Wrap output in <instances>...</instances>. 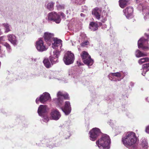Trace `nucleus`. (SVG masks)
<instances>
[{
	"instance_id": "f257e3e1",
	"label": "nucleus",
	"mask_w": 149,
	"mask_h": 149,
	"mask_svg": "<svg viewBox=\"0 0 149 149\" xmlns=\"http://www.w3.org/2000/svg\"><path fill=\"white\" fill-rule=\"evenodd\" d=\"M122 141L125 146L129 147L136 143L138 141V139L134 132H129L125 133L122 138Z\"/></svg>"
},
{
	"instance_id": "f03ea898",
	"label": "nucleus",
	"mask_w": 149,
	"mask_h": 149,
	"mask_svg": "<svg viewBox=\"0 0 149 149\" xmlns=\"http://www.w3.org/2000/svg\"><path fill=\"white\" fill-rule=\"evenodd\" d=\"M111 143L110 139L109 136L104 134L96 142V144L100 149H109Z\"/></svg>"
},
{
	"instance_id": "7ed1b4c3",
	"label": "nucleus",
	"mask_w": 149,
	"mask_h": 149,
	"mask_svg": "<svg viewBox=\"0 0 149 149\" xmlns=\"http://www.w3.org/2000/svg\"><path fill=\"white\" fill-rule=\"evenodd\" d=\"M92 14L96 18L100 21L104 22L107 20V13L104 11L102 13V10L100 8H96L92 11Z\"/></svg>"
},
{
	"instance_id": "20e7f679",
	"label": "nucleus",
	"mask_w": 149,
	"mask_h": 149,
	"mask_svg": "<svg viewBox=\"0 0 149 149\" xmlns=\"http://www.w3.org/2000/svg\"><path fill=\"white\" fill-rule=\"evenodd\" d=\"M57 96V98L54 99V101L59 107L62 105L64 99H68V94L63 91H58Z\"/></svg>"
},
{
	"instance_id": "39448f33",
	"label": "nucleus",
	"mask_w": 149,
	"mask_h": 149,
	"mask_svg": "<svg viewBox=\"0 0 149 149\" xmlns=\"http://www.w3.org/2000/svg\"><path fill=\"white\" fill-rule=\"evenodd\" d=\"M35 47L39 52H42L47 50L48 47L45 43L43 39L40 38L36 42Z\"/></svg>"
},
{
	"instance_id": "423d86ee",
	"label": "nucleus",
	"mask_w": 149,
	"mask_h": 149,
	"mask_svg": "<svg viewBox=\"0 0 149 149\" xmlns=\"http://www.w3.org/2000/svg\"><path fill=\"white\" fill-rule=\"evenodd\" d=\"M74 59V54L70 51H68L65 54L63 60L66 65H69L72 63Z\"/></svg>"
},
{
	"instance_id": "0eeeda50",
	"label": "nucleus",
	"mask_w": 149,
	"mask_h": 149,
	"mask_svg": "<svg viewBox=\"0 0 149 149\" xmlns=\"http://www.w3.org/2000/svg\"><path fill=\"white\" fill-rule=\"evenodd\" d=\"M81 56L82 59L83 60L84 63L85 64L88 66H90L93 65V61L87 52H83L81 55Z\"/></svg>"
},
{
	"instance_id": "6e6552de",
	"label": "nucleus",
	"mask_w": 149,
	"mask_h": 149,
	"mask_svg": "<svg viewBox=\"0 0 149 149\" xmlns=\"http://www.w3.org/2000/svg\"><path fill=\"white\" fill-rule=\"evenodd\" d=\"M47 18L49 20L53 21L57 24L60 23L61 20L59 14L55 12L49 13Z\"/></svg>"
},
{
	"instance_id": "1a4fd4ad",
	"label": "nucleus",
	"mask_w": 149,
	"mask_h": 149,
	"mask_svg": "<svg viewBox=\"0 0 149 149\" xmlns=\"http://www.w3.org/2000/svg\"><path fill=\"white\" fill-rule=\"evenodd\" d=\"M51 97L50 95L48 93L45 92L40 95V98H37L36 100V102L38 104L40 101L42 103H45L48 101L50 100Z\"/></svg>"
},
{
	"instance_id": "9d476101",
	"label": "nucleus",
	"mask_w": 149,
	"mask_h": 149,
	"mask_svg": "<svg viewBox=\"0 0 149 149\" xmlns=\"http://www.w3.org/2000/svg\"><path fill=\"white\" fill-rule=\"evenodd\" d=\"M100 133V130L99 129L93 128L89 132L90 139L92 141H95Z\"/></svg>"
},
{
	"instance_id": "9b49d317",
	"label": "nucleus",
	"mask_w": 149,
	"mask_h": 149,
	"mask_svg": "<svg viewBox=\"0 0 149 149\" xmlns=\"http://www.w3.org/2000/svg\"><path fill=\"white\" fill-rule=\"evenodd\" d=\"M60 54V52L57 50L53 51L49 57L50 60L52 64L58 62V58Z\"/></svg>"
},
{
	"instance_id": "f8f14e48",
	"label": "nucleus",
	"mask_w": 149,
	"mask_h": 149,
	"mask_svg": "<svg viewBox=\"0 0 149 149\" xmlns=\"http://www.w3.org/2000/svg\"><path fill=\"white\" fill-rule=\"evenodd\" d=\"M148 40L143 38H142L138 41V45L139 48H142L144 50L148 49V47L147 45L148 44Z\"/></svg>"
},
{
	"instance_id": "ddd939ff",
	"label": "nucleus",
	"mask_w": 149,
	"mask_h": 149,
	"mask_svg": "<svg viewBox=\"0 0 149 149\" xmlns=\"http://www.w3.org/2000/svg\"><path fill=\"white\" fill-rule=\"evenodd\" d=\"M108 76L110 80L114 81H120L123 77L121 78L122 77V74L120 72L111 73L109 74Z\"/></svg>"
},
{
	"instance_id": "4468645a",
	"label": "nucleus",
	"mask_w": 149,
	"mask_h": 149,
	"mask_svg": "<svg viewBox=\"0 0 149 149\" xmlns=\"http://www.w3.org/2000/svg\"><path fill=\"white\" fill-rule=\"evenodd\" d=\"M54 34L52 33L48 32H46L44 33V38L45 40L49 46L51 45L54 38Z\"/></svg>"
},
{
	"instance_id": "2eb2a0df",
	"label": "nucleus",
	"mask_w": 149,
	"mask_h": 149,
	"mask_svg": "<svg viewBox=\"0 0 149 149\" xmlns=\"http://www.w3.org/2000/svg\"><path fill=\"white\" fill-rule=\"evenodd\" d=\"M123 12L128 19H130L133 17V9L132 7H129L123 10Z\"/></svg>"
},
{
	"instance_id": "dca6fc26",
	"label": "nucleus",
	"mask_w": 149,
	"mask_h": 149,
	"mask_svg": "<svg viewBox=\"0 0 149 149\" xmlns=\"http://www.w3.org/2000/svg\"><path fill=\"white\" fill-rule=\"evenodd\" d=\"M62 41L60 39H58L56 38H54L51 42L52 47L54 49H61L62 46Z\"/></svg>"
},
{
	"instance_id": "f3484780",
	"label": "nucleus",
	"mask_w": 149,
	"mask_h": 149,
	"mask_svg": "<svg viewBox=\"0 0 149 149\" xmlns=\"http://www.w3.org/2000/svg\"><path fill=\"white\" fill-rule=\"evenodd\" d=\"M51 116L53 120H57L61 117V115L57 109H53L52 111Z\"/></svg>"
},
{
	"instance_id": "a211bd4d",
	"label": "nucleus",
	"mask_w": 149,
	"mask_h": 149,
	"mask_svg": "<svg viewBox=\"0 0 149 149\" xmlns=\"http://www.w3.org/2000/svg\"><path fill=\"white\" fill-rule=\"evenodd\" d=\"M48 110V108L46 105H41L39 107L38 112L39 116H42Z\"/></svg>"
},
{
	"instance_id": "6ab92c4d",
	"label": "nucleus",
	"mask_w": 149,
	"mask_h": 149,
	"mask_svg": "<svg viewBox=\"0 0 149 149\" xmlns=\"http://www.w3.org/2000/svg\"><path fill=\"white\" fill-rule=\"evenodd\" d=\"M61 109L66 115H68L70 113L71 110L69 102H66L64 107H61Z\"/></svg>"
},
{
	"instance_id": "aec40b11",
	"label": "nucleus",
	"mask_w": 149,
	"mask_h": 149,
	"mask_svg": "<svg viewBox=\"0 0 149 149\" xmlns=\"http://www.w3.org/2000/svg\"><path fill=\"white\" fill-rule=\"evenodd\" d=\"M8 40L14 45H16L18 43L17 38L14 35L9 34L7 36Z\"/></svg>"
},
{
	"instance_id": "412c9836",
	"label": "nucleus",
	"mask_w": 149,
	"mask_h": 149,
	"mask_svg": "<svg viewBox=\"0 0 149 149\" xmlns=\"http://www.w3.org/2000/svg\"><path fill=\"white\" fill-rule=\"evenodd\" d=\"M1 26L4 27L5 33H8L11 31V26L7 23L2 24Z\"/></svg>"
},
{
	"instance_id": "4be33fe9",
	"label": "nucleus",
	"mask_w": 149,
	"mask_h": 149,
	"mask_svg": "<svg viewBox=\"0 0 149 149\" xmlns=\"http://www.w3.org/2000/svg\"><path fill=\"white\" fill-rule=\"evenodd\" d=\"M98 26L97 23L92 22L90 23L89 24V28L91 30L94 31L98 29Z\"/></svg>"
},
{
	"instance_id": "5701e85b",
	"label": "nucleus",
	"mask_w": 149,
	"mask_h": 149,
	"mask_svg": "<svg viewBox=\"0 0 149 149\" xmlns=\"http://www.w3.org/2000/svg\"><path fill=\"white\" fill-rule=\"evenodd\" d=\"M119 3L120 7L122 8H123L128 4L129 3L127 0H119Z\"/></svg>"
},
{
	"instance_id": "b1692460",
	"label": "nucleus",
	"mask_w": 149,
	"mask_h": 149,
	"mask_svg": "<svg viewBox=\"0 0 149 149\" xmlns=\"http://www.w3.org/2000/svg\"><path fill=\"white\" fill-rule=\"evenodd\" d=\"M135 55L137 57L139 58L141 57L146 56L147 54L146 53H143L139 50H137L135 52Z\"/></svg>"
},
{
	"instance_id": "393cba45",
	"label": "nucleus",
	"mask_w": 149,
	"mask_h": 149,
	"mask_svg": "<svg viewBox=\"0 0 149 149\" xmlns=\"http://www.w3.org/2000/svg\"><path fill=\"white\" fill-rule=\"evenodd\" d=\"M43 63L45 66L47 68H49L51 66V64L48 58H45L43 61Z\"/></svg>"
},
{
	"instance_id": "a878e982",
	"label": "nucleus",
	"mask_w": 149,
	"mask_h": 149,
	"mask_svg": "<svg viewBox=\"0 0 149 149\" xmlns=\"http://www.w3.org/2000/svg\"><path fill=\"white\" fill-rule=\"evenodd\" d=\"M54 3L52 2L48 3L46 6V8L50 10H53L54 9Z\"/></svg>"
},
{
	"instance_id": "bb28decb",
	"label": "nucleus",
	"mask_w": 149,
	"mask_h": 149,
	"mask_svg": "<svg viewBox=\"0 0 149 149\" xmlns=\"http://www.w3.org/2000/svg\"><path fill=\"white\" fill-rule=\"evenodd\" d=\"M148 62H149V58L148 57L143 58L139 59L138 61V63L140 65Z\"/></svg>"
},
{
	"instance_id": "cd10ccee",
	"label": "nucleus",
	"mask_w": 149,
	"mask_h": 149,
	"mask_svg": "<svg viewBox=\"0 0 149 149\" xmlns=\"http://www.w3.org/2000/svg\"><path fill=\"white\" fill-rule=\"evenodd\" d=\"M56 7L58 10H60L65 8V6L63 4H60L58 3L56 4Z\"/></svg>"
},
{
	"instance_id": "c85d7f7f",
	"label": "nucleus",
	"mask_w": 149,
	"mask_h": 149,
	"mask_svg": "<svg viewBox=\"0 0 149 149\" xmlns=\"http://www.w3.org/2000/svg\"><path fill=\"white\" fill-rule=\"evenodd\" d=\"M149 68V63L144 64L143 65V69L144 71L146 72L148 71V68Z\"/></svg>"
},
{
	"instance_id": "c756f323",
	"label": "nucleus",
	"mask_w": 149,
	"mask_h": 149,
	"mask_svg": "<svg viewBox=\"0 0 149 149\" xmlns=\"http://www.w3.org/2000/svg\"><path fill=\"white\" fill-rule=\"evenodd\" d=\"M3 45L6 47L8 50H9L11 49L10 46L9 44L7 42H5L3 43Z\"/></svg>"
},
{
	"instance_id": "7c9ffc66",
	"label": "nucleus",
	"mask_w": 149,
	"mask_h": 149,
	"mask_svg": "<svg viewBox=\"0 0 149 149\" xmlns=\"http://www.w3.org/2000/svg\"><path fill=\"white\" fill-rule=\"evenodd\" d=\"M148 143L146 140H143L141 143V146L143 147L146 146H147Z\"/></svg>"
},
{
	"instance_id": "2f4dec72",
	"label": "nucleus",
	"mask_w": 149,
	"mask_h": 149,
	"mask_svg": "<svg viewBox=\"0 0 149 149\" xmlns=\"http://www.w3.org/2000/svg\"><path fill=\"white\" fill-rule=\"evenodd\" d=\"M84 1L85 0H75L74 1L73 0V1L80 4L83 3Z\"/></svg>"
},
{
	"instance_id": "473e14b6",
	"label": "nucleus",
	"mask_w": 149,
	"mask_h": 149,
	"mask_svg": "<svg viewBox=\"0 0 149 149\" xmlns=\"http://www.w3.org/2000/svg\"><path fill=\"white\" fill-rule=\"evenodd\" d=\"M42 117H43V120L44 122H47L49 120V118L47 116H44V115L43 116H42Z\"/></svg>"
},
{
	"instance_id": "72a5a7b5",
	"label": "nucleus",
	"mask_w": 149,
	"mask_h": 149,
	"mask_svg": "<svg viewBox=\"0 0 149 149\" xmlns=\"http://www.w3.org/2000/svg\"><path fill=\"white\" fill-rule=\"evenodd\" d=\"M144 18L145 20L149 18V10H148L147 12L145 14V15L144 16Z\"/></svg>"
},
{
	"instance_id": "f704fd0d",
	"label": "nucleus",
	"mask_w": 149,
	"mask_h": 149,
	"mask_svg": "<svg viewBox=\"0 0 149 149\" xmlns=\"http://www.w3.org/2000/svg\"><path fill=\"white\" fill-rule=\"evenodd\" d=\"M89 44V42L88 41H86L83 42L81 44V45L83 46H84L86 45H88Z\"/></svg>"
},
{
	"instance_id": "c9c22d12",
	"label": "nucleus",
	"mask_w": 149,
	"mask_h": 149,
	"mask_svg": "<svg viewBox=\"0 0 149 149\" xmlns=\"http://www.w3.org/2000/svg\"><path fill=\"white\" fill-rule=\"evenodd\" d=\"M145 132L149 134V125L146 127Z\"/></svg>"
},
{
	"instance_id": "e433bc0d",
	"label": "nucleus",
	"mask_w": 149,
	"mask_h": 149,
	"mask_svg": "<svg viewBox=\"0 0 149 149\" xmlns=\"http://www.w3.org/2000/svg\"><path fill=\"white\" fill-rule=\"evenodd\" d=\"M58 14H59L60 15H61L63 17H65V15L63 13H59Z\"/></svg>"
},
{
	"instance_id": "4c0bfd02",
	"label": "nucleus",
	"mask_w": 149,
	"mask_h": 149,
	"mask_svg": "<svg viewBox=\"0 0 149 149\" xmlns=\"http://www.w3.org/2000/svg\"><path fill=\"white\" fill-rule=\"evenodd\" d=\"M31 61L33 62H36L37 60V58H31Z\"/></svg>"
},
{
	"instance_id": "58836bf2",
	"label": "nucleus",
	"mask_w": 149,
	"mask_h": 149,
	"mask_svg": "<svg viewBox=\"0 0 149 149\" xmlns=\"http://www.w3.org/2000/svg\"><path fill=\"white\" fill-rule=\"evenodd\" d=\"M4 38V36H1L0 37V42H1L2 41H4V40H3V38Z\"/></svg>"
},
{
	"instance_id": "ea45409f",
	"label": "nucleus",
	"mask_w": 149,
	"mask_h": 149,
	"mask_svg": "<svg viewBox=\"0 0 149 149\" xmlns=\"http://www.w3.org/2000/svg\"><path fill=\"white\" fill-rule=\"evenodd\" d=\"M72 70H70L68 72L69 75H70L72 74Z\"/></svg>"
},
{
	"instance_id": "a19ab883",
	"label": "nucleus",
	"mask_w": 149,
	"mask_h": 149,
	"mask_svg": "<svg viewBox=\"0 0 149 149\" xmlns=\"http://www.w3.org/2000/svg\"><path fill=\"white\" fill-rule=\"evenodd\" d=\"M80 15L82 17H84V15L83 13H81Z\"/></svg>"
},
{
	"instance_id": "79ce46f5",
	"label": "nucleus",
	"mask_w": 149,
	"mask_h": 149,
	"mask_svg": "<svg viewBox=\"0 0 149 149\" xmlns=\"http://www.w3.org/2000/svg\"><path fill=\"white\" fill-rule=\"evenodd\" d=\"M2 34V32L1 31V30L0 29V35Z\"/></svg>"
},
{
	"instance_id": "37998d69",
	"label": "nucleus",
	"mask_w": 149,
	"mask_h": 149,
	"mask_svg": "<svg viewBox=\"0 0 149 149\" xmlns=\"http://www.w3.org/2000/svg\"><path fill=\"white\" fill-rule=\"evenodd\" d=\"M54 146H49V147L50 148H52L53 147H54Z\"/></svg>"
},
{
	"instance_id": "c03bdc74",
	"label": "nucleus",
	"mask_w": 149,
	"mask_h": 149,
	"mask_svg": "<svg viewBox=\"0 0 149 149\" xmlns=\"http://www.w3.org/2000/svg\"><path fill=\"white\" fill-rule=\"evenodd\" d=\"M66 12H67V14H68L69 13V12H68V10H67V11H66Z\"/></svg>"
},
{
	"instance_id": "a18cd8bd",
	"label": "nucleus",
	"mask_w": 149,
	"mask_h": 149,
	"mask_svg": "<svg viewBox=\"0 0 149 149\" xmlns=\"http://www.w3.org/2000/svg\"><path fill=\"white\" fill-rule=\"evenodd\" d=\"M143 74H144V73H142V74L143 75V76H145V75H144Z\"/></svg>"
},
{
	"instance_id": "49530a36",
	"label": "nucleus",
	"mask_w": 149,
	"mask_h": 149,
	"mask_svg": "<svg viewBox=\"0 0 149 149\" xmlns=\"http://www.w3.org/2000/svg\"><path fill=\"white\" fill-rule=\"evenodd\" d=\"M125 74L126 75L127 74V72H126V73L125 72Z\"/></svg>"
},
{
	"instance_id": "de8ad7c7",
	"label": "nucleus",
	"mask_w": 149,
	"mask_h": 149,
	"mask_svg": "<svg viewBox=\"0 0 149 149\" xmlns=\"http://www.w3.org/2000/svg\"><path fill=\"white\" fill-rule=\"evenodd\" d=\"M144 12V10H143V12Z\"/></svg>"
}]
</instances>
